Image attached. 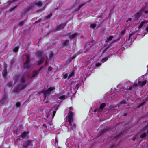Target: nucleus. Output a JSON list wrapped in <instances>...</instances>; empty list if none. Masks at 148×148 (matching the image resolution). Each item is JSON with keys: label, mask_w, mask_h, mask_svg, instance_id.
Listing matches in <instances>:
<instances>
[{"label": "nucleus", "mask_w": 148, "mask_h": 148, "mask_svg": "<svg viewBox=\"0 0 148 148\" xmlns=\"http://www.w3.org/2000/svg\"><path fill=\"white\" fill-rule=\"evenodd\" d=\"M27 82L25 81L23 76L21 77V83L19 88L21 89H23L25 88L27 86Z\"/></svg>", "instance_id": "obj_1"}, {"label": "nucleus", "mask_w": 148, "mask_h": 148, "mask_svg": "<svg viewBox=\"0 0 148 148\" xmlns=\"http://www.w3.org/2000/svg\"><path fill=\"white\" fill-rule=\"evenodd\" d=\"M55 89V87H51L49 88L47 90H44L43 91L44 96L45 99L44 101L46 99V97L49 95L51 92Z\"/></svg>", "instance_id": "obj_2"}, {"label": "nucleus", "mask_w": 148, "mask_h": 148, "mask_svg": "<svg viewBox=\"0 0 148 148\" xmlns=\"http://www.w3.org/2000/svg\"><path fill=\"white\" fill-rule=\"evenodd\" d=\"M69 124L68 126V130L70 132L74 131L75 129L76 125L73 121L69 122Z\"/></svg>", "instance_id": "obj_3"}, {"label": "nucleus", "mask_w": 148, "mask_h": 148, "mask_svg": "<svg viewBox=\"0 0 148 148\" xmlns=\"http://www.w3.org/2000/svg\"><path fill=\"white\" fill-rule=\"evenodd\" d=\"M74 115L73 112L70 111L66 118V121L68 122L73 121V116Z\"/></svg>", "instance_id": "obj_4"}, {"label": "nucleus", "mask_w": 148, "mask_h": 148, "mask_svg": "<svg viewBox=\"0 0 148 148\" xmlns=\"http://www.w3.org/2000/svg\"><path fill=\"white\" fill-rule=\"evenodd\" d=\"M26 58H27V60L26 62L24 64V67L25 68H29L30 67L31 65L29 63V56L27 55H26Z\"/></svg>", "instance_id": "obj_5"}, {"label": "nucleus", "mask_w": 148, "mask_h": 148, "mask_svg": "<svg viewBox=\"0 0 148 148\" xmlns=\"http://www.w3.org/2000/svg\"><path fill=\"white\" fill-rule=\"evenodd\" d=\"M146 134L145 132L143 133L142 134H138L134 137L133 138V140L134 141L135 139H137L138 137H140L141 138H143L146 136Z\"/></svg>", "instance_id": "obj_6"}, {"label": "nucleus", "mask_w": 148, "mask_h": 148, "mask_svg": "<svg viewBox=\"0 0 148 148\" xmlns=\"http://www.w3.org/2000/svg\"><path fill=\"white\" fill-rule=\"evenodd\" d=\"M31 143V141L30 140H27L25 142L22 146L25 148H27L30 145Z\"/></svg>", "instance_id": "obj_7"}, {"label": "nucleus", "mask_w": 148, "mask_h": 148, "mask_svg": "<svg viewBox=\"0 0 148 148\" xmlns=\"http://www.w3.org/2000/svg\"><path fill=\"white\" fill-rule=\"evenodd\" d=\"M66 24H62L58 25L57 28L58 30H60L63 29L66 25Z\"/></svg>", "instance_id": "obj_8"}, {"label": "nucleus", "mask_w": 148, "mask_h": 148, "mask_svg": "<svg viewBox=\"0 0 148 148\" xmlns=\"http://www.w3.org/2000/svg\"><path fill=\"white\" fill-rule=\"evenodd\" d=\"M46 58V57L45 56H44L43 57H42L40 60L38 61V65H40L42 64V63L44 61L45 59Z\"/></svg>", "instance_id": "obj_9"}, {"label": "nucleus", "mask_w": 148, "mask_h": 148, "mask_svg": "<svg viewBox=\"0 0 148 148\" xmlns=\"http://www.w3.org/2000/svg\"><path fill=\"white\" fill-rule=\"evenodd\" d=\"M28 134V132H23L20 135V136L23 138H24L27 136Z\"/></svg>", "instance_id": "obj_10"}, {"label": "nucleus", "mask_w": 148, "mask_h": 148, "mask_svg": "<svg viewBox=\"0 0 148 148\" xmlns=\"http://www.w3.org/2000/svg\"><path fill=\"white\" fill-rule=\"evenodd\" d=\"M35 5H37L38 7H41L42 4V2L40 1H36L34 3Z\"/></svg>", "instance_id": "obj_11"}, {"label": "nucleus", "mask_w": 148, "mask_h": 148, "mask_svg": "<svg viewBox=\"0 0 148 148\" xmlns=\"http://www.w3.org/2000/svg\"><path fill=\"white\" fill-rule=\"evenodd\" d=\"M7 98L6 95H4L2 97L1 100H0V102L2 103H4L7 100Z\"/></svg>", "instance_id": "obj_12"}, {"label": "nucleus", "mask_w": 148, "mask_h": 148, "mask_svg": "<svg viewBox=\"0 0 148 148\" xmlns=\"http://www.w3.org/2000/svg\"><path fill=\"white\" fill-rule=\"evenodd\" d=\"M141 12H144L145 14L148 13V9H146L145 6H143L141 9Z\"/></svg>", "instance_id": "obj_13"}, {"label": "nucleus", "mask_w": 148, "mask_h": 148, "mask_svg": "<svg viewBox=\"0 0 148 148\" xmlns=\"http://www.w3.org/2000/svg\"><path fill=\"white\" fill-rule=\"evenodd\" d=\"M142 12H141V9L140 11L137 13L136 14V18H138L142 14Z\"/></svg>", "instance_id": "obj_14"}, {"label": "nucleus", "mask_w": 148, "mask_h": 148, "mask_svg": "<svg viewBox=\"0 0 148 148\" xmlns=\"http://www.w3.org/2000/svg\"><path fill=\"white\" fill-rule=\"evenodd\" d=\"M146 83V81L145 80L143 81H139L138 82V84L139 85L142 86L143 85H145Z\"/></svg>", "instance_id": "obj_15"}, {"label": "nucleus", "mask_w": 148, "mask_h": 148, "mask_svg": "<svg viewBox=\"0 0 148 148\" xmlns=\"http://www.w3.org/2000/svg\"><path fill=\"white\" fill-rule=\"evenodd\" d=\"M36 55L37 56H41L42 55L43 52H42V51H38L36 53Z\"/></svg>", "instance_id": "obj_16"}, {"label": "nucleus", "mask_w": 148, "mask_h": 148, "mask_svg": "<svg viewBox=\"0 0 148 148\" xmlns=\"http://www.w3.org/2000/svg\"><path fill=\"white\" fill-rule=\"evenodd\" d=\"M76 33H75L72 34H70L69 35V38L70 39H72L74 38V37L76 36Z\"/></svg>", "instance_id": "obj_17"}, {"label": "nucleus", "mask_w": 148, "mask_h": 148, "mask_svg": "<svg viewBox=\"0 0 148 148\" xmlns=\"http://www.w3.org/2000/svg\"><path fill=\"white\" fill-rule=\"evenodd\" d=\"M19 77V76L18 75H16L14 77V80L15 82H17Z\"/></svg>", "instance_id": "obj_18"}, {"label": "nucleus", "mask_w": 148, "mask_h": 148, "mask_svg": "<svg viewBox=\"0 0 148 148\" xmlns=\"http://www.w3.org/2000/svg\"><path fill=\"white\" fill-rule=\"evenodd\" d=\"M21 16L22 18L23 19H26L27 18V16L25 13H22Z\"/></svg>", "instance_id": "obj_19"}, {"label": "nucleus", "mask_w": 148, "mask_h": 148, "mask_svg": "<svg viewBox=\"0 0 148 148\" xmlns=\"http://www.w3.org/2000/svg\"><path fill=\"white\" fill-rule=\"evenodd\" d=\"M105 106V103H102L101 104L99 108V109L100 110V109H102Z\"/></svg>", "instance_id": "obj_20"}, {"label": "nucleus", "mask_w": 148, "mask_h": 148, "mask_svg": "<svg viewBox=\"0 0 148 148\" xmlns=\"http://www.w3.org/2000/svg\"><path fill=\"white\" fill-rule=\"evenodd\" d=\"M38 73V72L37 71H34L32 75V77H35Z\"/></svg>", "instance_id": "obj_21"}, {"label": "nucleus", "mask_w": 148, "mask_h": 148, "mask_svg": "<svg viewBox=\"0 0 148 148\" xmlns=\"http://www.w3.org/2000/svg\"><path fill=\"white\" fill-rule=\"evenodd\" d=\"M113 38V37L112 36H110L108 38H107V40H106V42H108L109 41L111 40Z\"/></svg>", "instance_id": "obj_22"}, {"label": "nucleus", "mask_w": 148, "mask_h": 148, "mask_svg": "<svg viewBox=\"0 0 148 148\" xmlns=\"http://www.w3.org/2000/svg\"><path fill=\"white\" fill-rule=\"evenodd\" d=\"M74 74V73L73 71H72V72L70 73L68 76V79H69L71 77L73 76Z\"/></svg>", "instance_id": "obj_23"}, {"label": "nucleus", "mask_w": 148, "mask_h": 148, "mask_svg": "<svg viewBox=\"0 0 148 148\" xmlns=\"http://www.w3.org/2000/svg\"><path fill=\"white\" fill-rule=\"evenodd\" d=\"M19 48L18 47H15L13 49V51L14 52H16L18 51Z\"/></svg>", "instance_id": "obj_24"}, {"label": "nucleus", "mask_w": 148, "mask_h": 148, "mask_svg": "<svg viewBox=\"0 0 148 148\" xmlns=\"http://www.w3.org/2000/svg\"><path fill=\"white\" fill-rule=\"evenodd\" d=\"M108 59V58L107 57H105L103 58L101 62L103 63L104 62H105Z\"/></svg>", "instance_id": "obj_25"}, {"label": "nucleus", "mask_w": 148, "mask_h": 148, "mask_svg": "<svg viewBox=\"0 0 148 148\" xmlns=\"http://www.w3.org/2000/svg\"><path fill=\"white\" fill-rule=\"evenodd\" d=\"M137 84L136 83L134 84L133 85L131 86L130 88H129V90H131L132 88L134 86L136 87L137 86Z\"/></svg>", "instance_id": "obj_26"}, {"label": "nucleus", "mask_w": 148, "mask_h": 148, "mask_svg": "<svg viewBox=\"0 0 148 148\" xmlns=\"http://www.w3.org/2000/svg\"><path fill=\"white\" fill-rule=\"evenodd\" d=\"M59 98L60 99L63 100L65 99L66 98V97L65 96L62 95Z\"/></svg>", "instance_id": "obj_27"}, {"label": "nucleus", "mask_w": 148, "mask_h": 148, "mask_svg": "<svg viewBox=\"0 0 148 148\" xmlns=\"http://www.w3.org/2000/svg\"><path fill=\"white\" fill-rule=\"evenodd\" d=\"M69 43V41L68 40H66L63 42V44L64 46H66Z\"/></svg>", "instance_id": "obj_28"}, {"label": "nucleus", "mask_w": 148, "mask_h": 148, "mask_svg": "<svg viewBox=\"0 0 148 148\" xmlns=\"http://www.w3.org/2000/svg\"><path fill=\"white\" fill-rule=\"evenodd\" d=\"M96 26V25L95 24H92L90 25V27L92 28H94Z\"/></svg>", "instance_id": "obj_29"}, {"label": "nucleus", "mask_w": 148, "mask_h": 148, "mask_svg": "<svg viewBox=\"0 0 148 148\" xmlns=\"http://www.w3.org/2000/svg\"><path fill=\"white\" fill-rule=\"evenodd\" d=\"M23 24V21L20 22L18 23V25L20 26H22Z\"/></svg>", "instance_id": "obj_30"}, {"label": "nucleus", "mask_w": 148, "mask_h": 148, "mask_svg": "<svg viewBox=\"0 0 148 148\" xmlns=\"http://www.w3.org/2000/svg\"><path fill=\"white\" fill-rule=\"evenodd\" d=\"M52 16V14H49L48 16H46L45 17L47 19H49V18L50 17Z\"/></svg>", "instance_id": "obj_31"}, {"label": "nucleus", "mask_w": 148, "mask_h": 148, "mask_svg": "<svg viewBox=\"0 0 148 148\" xmlns=\"http://www.w3.org/2000/svg\"><path fill=\"white\" fill-rule=\"evenodd\" d=\"M20 105H21V103L19 102H17L16 103V106L17 107H19L20 106Z\"/></svg>", "instance_id": "obj_32"}, {"label": "nucleus", "mask_w": 148, "mask_h": 148, "mask_svg": "<svg viewBox=\"0 0 148 148\" xmlns=\"http://www.w3.org/2000/svg\"><path fill=\"white\" fill-rule=\"evenodd\" d=\"M56 111H53V115L52 117V119H53L54 117L55 116V114L56 113Z\"/></svg>", "instance_id": "obj_33"}, {"label": "nucleus", "mask_w": 148, "mask_h": 148, "mask_svg": "<svg viewBox=\"0 0 148 148\" xmlns=\"http://www.w3.org/2000/svg\"><path fill=\"white\" fill-rule=\"evenodd\" d=\"M68 76L67 74H65V75H64L63 77L64 79H65L66 78H68Z\"/></svg>", "instance_id": "obj_34"}, {"label": "nucleus", "mask_w": 148, "mask_h": 148, "mask_svg": "<svg viewBox=\"0 0 148 148\" xmlns=\"http://www.w3.org/2000/svg\"><path fill=\"white\" fill-rule=\"evenodd\" d=\"M143 23L142 22H141L140 24V25L138 27V28L140 29L143 26Z\"/></svg>", "instance_id": "obj_35"}, {"label": "nucleus", "mask_w": 148, "mask_h": 148, "mask_svg": "<svg viewBox=\"0 0 148 148\" xmlns=\"http://www.w3.org/2000/svg\"><path fill=\"white\" fill-rule=\"evenodd\" d=\"M126 102H125L124 100H123L122 101L120 102V104H123L126 103Z\"/></svg>", "instance_id": "obj_36"}, {"label": "nucleus", "mask_w": 148, "mask_h": 148, "mask_svg": "<svg viewBox=\"0 0 148 148\" xmlns=\"http://www.w3.org/2000/svg\"><path fill=\"white\" fill-rule=\"evenodd\" d=\"M144 103V102H143V103L140 104L139 105H138L137 106V108H139Z\"/></svg>", "instance_id": "obj_37"}, {"label": "nucleus", "mask_w": 148, "mask_h": 148, "mask_svg": "<svg viewBox=\"0 0 148 148\" xmlns=\"http://www.w3.org/2000/svg\"><path fill=\"white\" fill-rule=\"evenodd\" d=\"M97 111H98V112H100V110H99V109H96L95 110H94V112H96Z\"/></svg>", "instance_id": "obj_38"}, {"label": "nucleus", "mask_w": 148, "mask_h": 148, "mask_svg": "<svg viewBox=\"0 0 148 148\" xmlns=\"http://www.w3.org/2000/svg\"><path fill=\"white\" fill-rule=\"evenodd\" d=\"M142 22L144 24H147L148 23V22L147 21H144Z\"/></svg>", "instance_id": "obj_39"}, {"label": "nucleus", "mask_w": 148, "mask_h": 148, "mask_svg": "<svg viewBox=\"0 0 148 148\" xmlns=\"http://www.w3.org/2000/svg\"><path fill=\"white\" fill-rule=\"evenodd\" d=\"M84 4H85L84 3H82V4L80 5H79V8H80L82 7L83 5H84Z\"/></svg>", "instance_id": "obj_40"}, {"label": "nucleus", "mask_w": 148, "mask_h": 148, "mask_svg": "<svg viewBox=\"0 0 148 148\" xmlns=\"http://www.w3.org/2000/svg\"><path fill=\"white\" fill-rule=\"evenodd\" d=\"M125 31H124L123 30L122 31V32H121V35H123L125 34Z\"/></svg>", "instance_id": "obj_41"}, {"label": "nucleus", "mask_w": 148, "mask_h": 148, "mask_svg": "<svg viewBox=\"0 0 148 148\" xmlns=\"http://www.w3.org/2000/svg\"><path fill=\"white\" fill-rule=\"evenodd\" d=\"M50 116V114L49 113H48L47 114V118L48 119Z\"/></svg>", "instance_id": "obj_42"}, {"label": "nucleus", "mask_w": 148, "mask_h": 148, "mask_svg": "<svg viewBox=\"0 0 148 148\" xmlns=\"http://www.w3.org/2000/svg\"><path fill=\"white\" fill-rule=\"evenodd\" d=\"M49 60H48L47 58L45 60V65H47L48 64V63H47V62Z\"/></svg>", "instance_id": "obj_43"}, {"label": "nucleus", "mask_w": 148, "mask_h": 148, "mask_svg": "<svg viewBox=\"0 0 148 148\" xmlns=\"http://www.w3.org/2000/svg\"><path fill=\"white\" fill-rule=\"evenodd\" d=\"M101 65V64L99 63H97L96 64V66H97V67H98V66H100Z\"/></svg>", "instance_id": "obj_44"}, {"label": "nucleus", "mask_w": 148, "mask_h": 148, "mask_svg": "<svg viewBox=\"0 0 148 148\" xmlns=\"http://www.w3.org/2000/svg\"><path fill=\"white\" fill-rule=\"evenodd\" d=\"M6 74V72L5 70L4 71V73L3 74V76H5Z\"/></svg>", "instance_id": "obj_45"}, {"label": "nucleus", "mask_w": 148, "mask_h": 148, "mask_svg": "<svg viewBox=\"0 0 148 148\" xmlns=\"http://www.w3.org/2000/svg\"><path fill=\"white\" fill-rule=\"evenodd\" d=\"M48 70L49 71H51L52 70V68L51 67H49L48 68Z\"/></svg>", "instance_id": "obj_46"}, {"label": "nucleus", "mask_w": 148, "mask_h": 148, "mask_svg": "<svg viewBox=\"0 0 148 148\" xmlns=\"http://www.w3.org/2000/svg\"><path fill=\"white\" fill-rule=\"evenodd\" d=\"M131 18H129L126 21V22H128L129 21H130L131 20Z\"/></svg>", "instance_id": "obj_47"}, {"label": "nucleus", "mask_w": 148, "mask_h": 148, "mask_svg": "<svg viewBox=\"0 0 148 148\" xmlns=\"http://www.w3.org/2000/svg\"><path fill=\"white\" fill-rule=\"evenodd\" d=\"M9 86H12V84H11V83L10 82V83H9Z\"/></svg>", "instance_id": "obj_48"}, {"label": "nucleus", "mask_w": 148, "mask_h": 148, "mask_svg": "<svg viewBox=\"0 0 148 148\" xmlns=\"http://www.w3.org/2000/svg\"><path fill=\"white\" fill-rule=\"evenodd\" d=\"M106 129H104V130H103L102 131V133H103L104 132H105V131H106Z\"/></svg>", "instance_id": "obj_49"}, {"label": "nucleus", "mask_w": 148, "mask_h": 148, "mask_svg": "<svg viewBox=\"0 0 148 148\" xmlns=\"http://www.w3.org/2000/svg\"><path fill=\"white\" fill-rule=\"evenodd\" d=\"M78 87H79V86H78V85H76V86H75V87H76V88H78Z\"/></svg>", "instance_id": "obj_50"}, {"label": "nucleus", "mask_w": 148, "mask_h": 148, "mask_svg": "<svg viewBox=\"0 0 148 148\" xmlns=\"http://www.w3.org/2000/svg\"><path fill=\"white\" fill-rule=\"evenodd\" d=\"M146 30L147 32H148V27L146 28Z\"/></svg>", "instance_id": "obj_51"}, {"label": "nucleus", "mask_w": 148, "mask_h": 148, "mask_svg": "<svg viewBox=\"0 0 148 148\" xmlns=\"http://www.w3.org/2000/svg\"><path fill=\"white\" fill-rule=\"evenodd\" d=\"M127 115V114L126 113H125L124 114V116H126Z\"/></svg>", "instance_id": "obj_52"}, {"label": "nucleus", "mask_w": 148, "mask_h": 148, "mask_svg": "<svg viewBox=\"0 0 148 148\" xmlns=\"http://www.w3.org/2000/svg\"><path fill=\"white\" fill-rule=\"evenodd\" d=\"M43 125L45 126V127H47L44 124H43Z\"/></svg>", "instance_id": "obj_53"}, {"label": "nucleus", "mask_w": 148, "mask_h": 148, "mask_svg": "<svg viewBox=\"0 0 148 148\" xmlns=\"http://www.w3.org/2000/svg\"><path fill=\"white\" fill-rule=\"evenodd\" d=\"M109 48V47H108L106 49H106H107L108 48Z\"/></svg>", "instance_id": "obj_54"}, {"label": "nucleus", "mask_w": 148, "mask_h": 148, "mask_svg": "<svg viewBox=\"0 0 148 148\" xmlns=\"http://www.w3.org/2000/svg\"><path fill=\"white\" fill-rule=\"evenodd\" d=\"M147 134H148V129L147 130Z\"/></svg>", "instance_id": "obj_55"}, {"label": "nucleus", "mask_w": 148, "mask_h": 148, "mask_svg": "<svg viewBox=\"0 0 148 148\" xmlns=\"http://www.w3.org/2000/svg\"><path fill=\"white\" fill-rule=\"evenodd\" d=\"M69 108H70V109H71L72 110H73V109L72 108H71V107H70Z\"/></svg>", "instance_id": "obj_56"}, {"label": "nucleus", "mask_w": 148, "mask_h": 148, "mask_svg": "<svg viewBox=\"0 0 148 148\" xmlns=\"http://www.w3.org/2000/svg\"><path fill=\"white\" fill-rule=\"evenodd\" d=\"M112 147V146H110V147L109 148H111Z\"/></svg>", "instance_id": "obj_57"}, {"label": "nucleus", "mask_w": 148, "mask_h": 148, "mask_svg": "<svg viewBox=\"0 0 148 148\" xmlns=\"http://www.w3.org/2000/svg\"><path fill=\"white\" fill-rule=\"evenodd\" d=\"M52 56V54H50V57H51V56Z\"/></svg>", "instance_id": "obj_58"}, {"label": "nucleus", "mask_w": 148, "mask_h": 148, "mask_svg": "<svg viewBox=\"0 0 148 148\" xmlns=\"http://www.w3.org/2000/svg\"><path fill=\"white\" fill-rule=\"evenodd\" d=\"M111 55H112V54H110V56H108V58H109V57H110V56H111Z\"/></svg>", "instance_id": "obj_59"}, {"label": "nucleus", "mask_w": 148, "mask_h": 148, "mask_svg": "<svg viewBox=\"0 0 148 148\" xmlns=\"http://www.w3.org/2000/svg\"><path fill=\"white\" fill-rule=\"evenodd\" d=\"M56 142L57 143V144H58V142H57V141L56 140Z\"/></svg>", "instance_id": "obj_60"}, {"label": "nucleus", "mask_w": 148, "mask_h": 148, "mask_svg": "<svg viewBox=\"0 0 148 148\" xmlns=\"http://www.w3.org/2000/svg\"><path fill=\"white\" fill-rule=\"evenodd\" d=\"M57 148H60L59 147H58Z\"/></svg>", "instance_id": "obj_61"}, {"label": "nucleus", "mask_w": 148, "mask_h": 148, "mask_svg": "<svg viewBox=\"0 0 148 148\" xmlns=\"http://www.w3.org/2000/svg\"><path fill=\"white\" fill-rule=\"evenodd\" d=\"M51 121H52V119H51Z\"/></svg>", "instance_id": "obj_62"}, {"label": "nucleus", "mask_w": 148, "mask_h": 148, "mask_svg": "<svg viewBox=\"0 0 148 148\" xmlns=\"http://www.w3.org/2000/svg\"><path fill=\"white\" fill-rule=\"evenodd\" d=\"M147 145H148V144Z\"/></svg>", "instance_id": "obj_63"}]
</instances>
